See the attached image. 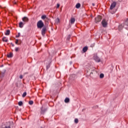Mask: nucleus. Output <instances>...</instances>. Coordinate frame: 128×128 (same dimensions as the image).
<instances>
[{"mask_svg":"<svg viewBox=\"0 0 128 128\" xmlns=\"http://www.w3.org/2000/svg\"><path fill=\"white\" fill-rule=\"evenodd\" d=\"M5 128H10V126H6Z\"/></svg>","mask_w":128,"mask_h":128,"instance_id":"c9c22d12","label":"nucleus"},{"mask_svg":"<svg viewBox=\"0 0 128 128\" xmlns=\"http://www.w3.org/2000/svg\"><path fill=\"white\" fill-rule=\"evenodd\" d=\"M10 44H12V46H14V44L12 42H11Z\"/></svg>","mask_w":128,"mask_h":128,"instance_id":"e433bc0d","label":"nucleus"},{"mask_svg":"<svg viewBox=\"0 0 128 128\" xmlns=\"http://www.w3.org/2000/svg\"><path fill=\"white\" fill-rule=\"evenodd\" d=\"M60 4H57L56 8H60Z\"/></svg>","mask_w":128,"mask_h":128,"instance_id":"72a5a7b5","label":"nucleus"},{"mask_svg":"<svg viewBox=\"0 0 128 128\" xmlns=\"http://www.w3.org/2000/svg\"><path fill=\"white\" fill-rule=\"evenodd\" d=\"M12 56H14V54L12 52H10V54L7 55V57L9 58H12Z\"/></svg>","mask_w":128,"mask_h":128,"instance_id":"2eb2a0df","label":"nucleus"},{"mask_svg":"<svg viewBox=\"0 0 128 128\" xmlns=\"http://www.w3.org/2000/svg\"><path fill=\"white\" fill-rule=\"evenodd\" d=\"M16 86L18 88V83H16Z\"/></svg>","mask_w":128,"mask_h":128,"instance_id":"4c0bfd02","label":"nucleus"},{"mask_svg":"<svg viewBox=\"0 0 128 128\" xmlns=\"http://www.w3.org/2000/svg\"><path fill=\"white\" fill-rule=\"evenodd\" d=\"M123 28H124V24H121L120 25L118 28L119 32H120Z\"/></svg>","mask_w":128,"mask_h":128,"instance_id":"9b49d317","label":"nucleus"},{"mask_svg":"<svg viewBox=\"0 0 128 128\" xmlns=\"http://www.w3.org/2000/svg\"><path fill=\"white\" fill-rule=\"evenodd\" d=\"M64 102H66V104H68L70 102V98H66L64 100Z\"/></svg>","mask_w":128,"mask_h":128,"instance_id":"f3484780","label":"nucleus"},{"mask_svg":"<svg viewBox=\"0 0 128 128\" xmlns=\"http://www.w3.org/2000/svg\"><path fill=\"white\" fill-rule=\"evenodd\" d=\"M116 2H114L110 6V10H113L116 8Z\"/></svg>","mask_w":128,"mask_h":128,"instance_id":"423d86ee","label":"nucleus"},{"mask_svg":"<svg viewBox=\"0 0 128 128\" xmlns=\"http://www.w3.org/2000/svg\"><path fill=\"white\" fill-rule=\"evenodd\" d=\"M20 33H18V34L16 36V38H20Z\"/></svg>","mask_w":128,"mask_h":128,"instance_id":"473e14b6","label":"nucleus"},{"mask_svg":"<svg viewBox=\"0 0 128 128\" xmlns=\"http://www.w3.org/2000/svg\"><path fill=\"white\" fill-rule=\"evenodd\" d=\"M123 25L124 28L128 30V18L126 20L124 23L123 24Z\"/></svg>","mask_w":128,"mask_h":128,"instance_id":"7ed1b4c3","label":"nucleus"},{"mask_svg":"<svg viewBox=\"0 0 128 128\" xmlns=\"http://www.w3.org/2000/svg\"><path fill=\"white\" fill-rule=\"evenodd\" d=\"M92 6H94V4L92 3Z\"/></svg>","mask_w":128,"mask_h":128,"instance_id":"a19ab883","label":"nucleus"},{"mask_svg":"<svg viewBox=\"0 0 128 128\" xmlns=\"http://www.w3.org/2000/svg\"><path fill=\"white\" fill-rule=\"evenodd\" d=\"M76 8H80V4L78 3L76 6Z\"/></svg>","mask_w":128,"mask_h":128,"instance_id":"aec40b11","label":"nucleus"},{"mask_svg":"<svg viewBox=\"0 0 128 128\" xmlns=\"http://www.w3.org/2000/svg\"><path fill=\"white\" fill-rule=\"evenodd\" d=\"M22 98H26V92H24L22 95Z\"/></svg>","mask_w":128,"mask_h":128,"instance_id":"393cba45","label":"nucleus"},{"mask_svg":"<svg viewBox=\"0 0 128 128\" xmlns=\"http://www.w3.org/2000/svg\"><path fill=\"white\" fill-rule=\"evenodd\" d=\"M46 112V108L44 109V107L41 108V114H44Z\"/></svg>","mask_w":128,"mask_h":128,"instance_id":"f8f14e48","label":"nucleus"},{"mask_svg":"<svg viewBox=\"0 0 128 128\" xmlns=\"http://www.w3.org/2000/svg\"><path fill=\"white\" fill-rule=\"evenodd\" d=\"M50 68V63H49L46 66V70H48V68Z\"/></svg>","mask_w":128,"mask_h":128,"instance_id":"4be33fe9","label":"nucleus"},{"mask_svg":"<svg viewBox=\"0 0 128 128\" xmlns=\"http://www.w3.org/2000/svg\"><path fill=\"white\" fill-rule=\"evenodd\" d=\"M22 20L24 22H28V18L26 16H24L23 18H22Z\"/></svg>","mask_w":128,"mask_h":128,"instance_id":"6e6552de","label":"nucleus"},{"mask_svg":"<svg viewBox=\"0 0 128 128\" xmlns=\"http://www.w3.org/2000/svg\"><path fill=\"white\" fill-rule=\"evenodd\" d=\"M44 20L45 21L46 24H48V22H50V19H48V18H47Z\"/></svg>","mask_w":128,"mask_h":128,"instance_id":"b1692460","label":"nucleus"},{"mask_svg":"<svg viewBox=\"0 0 128 128\" xmlns=\"http://www.w3.org/2000/svg\"><path fill=\"white\" fill-rule=\"evenodd\" d=\"M46 18H47V17H46V15H43L41 17V18L42 20H44Z\"/></svg>","mask_w":128,"mask_h":128,"instance_id":"412c9836","label":"nucleus"},{"mask_svg":"<svg viewBox=\"0 0 128 128\" xmlns=\"http://www.w3.org/2000/svg\"><path fill=\"white\" fill-rule=\"evenodd\" d=\"M74 122H75V124H78V119L76 118L74 120Z\"/></svg>","mask_w":128,"mask_h":128,"instance_id":"c756f323","label":"nucleus"},{"mask_svg":"<svg viewBox=\"0 0 128 128\" xmlns=\"http://www.w3.org/2000/svg\"><path fill=\"white\" fill-rule=\"evenodd\" d=\"M10 30H7L6 31V32L5 33L6 36H10Z\"/></svg>","mask_w":128,"mask_h":128,"instance_id":"6ab92c4d","label":"nucleus"},{"mask_svg":"<svg viewBox=\"0 0 128 128\" xmlns=\"http://www.w3.org/2000/svg\"><path fill=\"white\" fill-rule=\"evenodd\" d=\"M19 28H24V23L22 22H20L19 23Z\"/></svg>","mask_w":128,"mask_h":128,"instance_id":"dca6fc26","label":"nucleus"},{"mask_svg":"<svg viewBox=\"0 0 128 128\" xmlns=\"http://www.w3.org/2000/svg\"><path fill=\"white\" fill-rule=\"evenodd\" d=\"M90 46L92 47V46H94V45L92 46Z\"/></svg>","mask_w":128,"mask_h":128,"instance_id":"37998d69","label":"nucleus"},{"mask_svg":"<svg viewBox=\"0 0 128 128\" xmlns=\"http://www.w3.org/2000/svg\"><path fill=\"white\" fill-rule=\"evenodd\" d=\"M94 58L97 62H100V58L96 55L94 56Z\"/></svg>","mask_w":128,"mask_h":128,"instance_id":"0eeeda50","label":"nucleus"},{"mask_svg":"<svg viewBox=\"0 0 128 128\" xmlns=\"http://www.w3.org/2000/svg\"><path fill=\"white\" fill-rule=\"evenodd\" d=\"M15 43L16 44H20V43L18 42V39L16 40Z\"/></svg>","mask_w":128,"mask_h":128,"instance_id":"cd10ccee","label":"nucleus"},{"mask_svg":"<svg viewBox=\"0 0 128 128\" xmlns=\"http://www.w3.org/2000/svg\"><path fill=\"white\" fill-rule=\"evenodd\" d=\"M70 64H72V62H70Z\"/></svg>","mask_w":128,"mask_h":128,"instance_id":"c03bdc74","label":"nucleus"},{"mask_svg":"<svg viewBox=\"0 0 128 128\" xmlns=\"http://www.w3.org/2000/svg\"><path fill=\"white\" fill-rule=\"evenodd\" d=\"M20 80H22V75H20Z\"/></svg>","mask_w":128,"mask_h":128,"instance_id":"f704fd0d","label":"nucleus"},{"mask_svg":"<svg viewBox=\"0 0 128 128\" xmlns=\"http://www.w3.org/2000/svg\"><path fill=\"white\" fill-rule=\"evenodd\" d=\"M6 37H4L2 38V42H8V39H6Z\"/></svg>","mask_w":128,"mask_h":128,"instance_id":"a211bd4d","label":"nucleus"},{"mask_svg":"<svg viewBox=\"0 0 128 128\" xmlns=\"http://www.w3.org/2000/svg\"><path fill=\"white\" fill-rule=\"evenodd\" d=\"M76 78V76L74 74H72L70 76V80H75Z\"/></svg>","mask_w":128,"mask_h":128,"instance_id":"9d476101","label":"nucleus"},{"mask_svg":"<svg viewBox=\"0 0 128 128\" xmlns=\"http://www.w3.org/2000/svg\"><path fill=\"white\" fill-rule=\"evenodd\" d=\"M88 48V46H84V48H83L82 50H83L84 52H87Z\"/></svg>","mask_w":128,"mask_h":128,"instance_id":"4468645a","label":"nucleus"},{"mask_svg":"<svg viewBox=\"0 0 128 128\" xmlns=\"http://www.w3.org/2000/svg\"><path fill=\"white\" fill-rule=\"evenodd\" d=\"M4 66V64L0 66V68H2Z\"/></svg>","mask_w":128,"mask_h":128,"instance_id":"ea45409f","label":"nucleus"},{"mask_svg":"<svg viewBox=\"0 0 128 128\" xmlns=\"http://www.w3.org/2000/svg\"><path fill=\"white\" fill-rule=\"evenodd\" d=\"M104 74H100V78H104Z\"/></svg>","mask_w":128,"mask_h":128,"instance_id":"5701e85b","label":"nucleus"},{"mask_svg":"<svg viewBox=\"0 0 128 128\" xmlns=\"http://www.w3.org/2000/svg\"><path fill=\"white\" fill-rule=\"evenodd\" d=\"M67 40H70V35H68V37H67Z\"/></svg>","mask_w":128,"mask_h":128,"instance_id":"7c9ffc66","label":"nucleus"},{"mask_svg":"<svg viewBox=\"0 0 128 128\" xmlns=\"http://www.w3.org/2000/svg\"><path fill=\"white\" fill-rule=\"evenodd\" d=\"M74 22H76V19L74 18H71L70 19V24H74Z\"/></svg>","mask_w":128,"mask_h":128,"instance_id":"ddd939ff","label":"nucleus"},{"mask_svg":"<svg viewBox=\"0 0 128 128\" xmlns=\"http://www.w3.org/2000/svg\"><path fill=\"white\" fill-rule=\"evenodd\" d=\"M96 70V68L93 67V68H92V70Z\"/></svg>","mask_w":128,"mask_h":128,"instance_id":"58836bf2","label":"nucleus"},{"mask_svg":"<svg viewBox=\"0 0 128 128\" xmlns=\"http://www.w3.org/2000/svg\"><path fill=\"white\" fill-rule=\"evenodd\" d=\"M6 69L3 70L2 72L0 73V76L1 78H4V74H6Z\"/></svg>","mask_w":128,"mask_h":128,"instance_id":"1a4fd4ad","label":"nucleus"},{"mask_svg":"<svg viewBox=\"0 0 128 128\" xmlns=\"http://www.w3.org/2000/svg\"><path fill=\"white\" fill-rule=\"evenodd\" d=\"M59 22H60V18H57L56 20V24H58Z\"/></svg>","mask_w":128,"mask_h":128,"instance_id":"c85d7f7f","label":"nucleus"},{"mask_svg":"<svg viewBox=\"0 0 128 128\" xmlns=\"http://www.w3.org/2000/svg\"><path fill=\"white\" fill-rule=\"evenodd\" d=\"M102 16H98L97 17L95 18V22H100V20H102Z\"/></svg>","mask_w":128,"mask_h":128,"instance_id":"39448f33","label":"nucleus"},{"mask_svg":"<svg viewBox=\"0 0 128 128\" xmlns=\"http://www.w3.org/2000/svg\"><path fill=\"white\" fill-rule=\"evenodd\" d=\"M18 104L20 106H22V102L20 101L18 102Z\"/></svg>","mask_w":128,"mask_h":128,"instance_id":"bb28decb","label":"nucleus"},{"mask_svg":"<svg viewBox=\"0 0 128 128\" xmlns=\"http://www.w3.org/2000/svg\"><path fill=\"white\" fill-rule=\"evenodd\" d=\"M102 24L103 28H106L108 26V22L106 21V20H103L102 22Z\"/></svg>","mask_w":128,"mask_h":128,"instance_id":"20e7f679","label":"nucleus"},{"mask_svg":"<svg viewBox=\"0 0 128 128\" xmlns=\"http://www.w3.org/2000/svg\"><path fill=\"white\" fill-rule=\"evenodd\" d=\"M18 50H20V48H15V51L16 52H18Z\"/></svg>","mask_w":128,"mask_h":128,"instance_id":"2f4dec72","label":"nucleus"},{"mask_svg":"<svg viewBox=\"0 0 128 128\" xmlns=\"http://www.w3.org/2000/svg\"><path fill=\"white\" fill-rule=\"evenodd\" d=\"M42 34L43 36H46V27L44 26L42 28V30H41Z\"/></svg>","mask_w":128,"mask_h":128,"instance_id":"f03ea898","label":"nucleus"},{"mask_svg":"<svg viewBox=\"0 0 128 128\" xmlns=\"http://www.w3.org/2000/svg\"><path fill=\"white\" fill-rule=\"evenodd\" d=\"M28 104H30V106H32V104H34V101L32 100H30L28 102Z\"/></svg>","mask_w":128,"mask_h":128,"instance_id":"a878e982","label":"nucleus"},{"mask_svg":"<svg viewBox=\"0 0 128 128\" xmlns=\"http://www.w3.org/2000/svg\"><path fill=\"white\" fill-rule=\"evenodd\" d=\"M44 27V22L42 20H40L37 22V28H39L40 30H42V28Z\"/></svg>","mask_w":128,"mask_h":128,"instance_id":"f257e3e1","label":"nucleus"},{"mask_svg":"<svg viewBox=\"0 0 128 128\" xmlns=\"http://www.w3.org/2000/svg\"><path fill=\"white\" fill-rule=\"evenodd\" d=\"M92 72L90 73V76H92Z\"/></svg>","mask_w":128,"mask_h":128,"instance_id":"79ce46f5","label":"nucleus"}]
</instances>
